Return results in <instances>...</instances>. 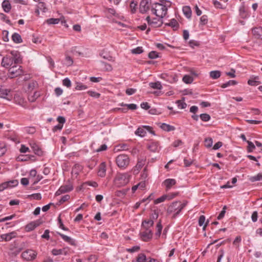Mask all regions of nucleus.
<instances>
[{
    "label": "nucleus",
    "mask_w": 262,
    "mask_h": 262,
    "mask_svg": "<svg viewBox=\"0 0 262 262\" xmlns=\"http://www.w3.org/2000/svg\"><path fill=\"white\" fill-rule=\"evenodd\" d=\"M141 238L144 242H147L151 239L152 232L149 229H145L144 231L141 232Z\"/></svg>",
    "instance_id": "obj_12"
},
{
    "label": "nucleus",
    "mask_w": 262,
    "mask_h": 262,
    "mask_svg": "<svg viewBox=\"0 0 262 262\" xmlns=\"http://www.w3.org/2000/svg\"><path fill=\"white\" fill-rule=\"evenodd\" d=\"M256 79H258V77L255 78L253 79H249L248 81V83L251 85H253V86L258 85L260 83V82L256 80Z\"/></svg>",
    "instance_id": "obj_53"
},
{
    "label": "nucleus",
    "mask_w": 262,
    "mask_h": 262,
    "mask_svg": "<svg viewBox=\"0 0 262 262\" xmlns=\"http://www.w3.org/2000/svg\"><path fill=\"white\" fill-rule=\"evenodd\" d=\"M239 14L242 18H245L247 16V13L246 11V9L244 6H241L239 8Z\"/></svg>",
    "instance_id": "obj_43"
},
{
    "label": "nucleus",
    "mask_w": 262,
    "mask_h": 262,
    "mask_svg": "<svg viewBox=\"0 0 262 262\" xmlns=\"http://www.w3.org/2000/svg\"><path fill=\"white\" fill-rule=\"evenodd\" d=\"M62 84L67 88H70L71 86V82L69 78H66L62 80Z\"/></svg>",
    "instance_id": "obj_55"
},
{
    "label": "nucleus",
    "mask_w": 262,
    "mask_h": 262,
    "mask_svg": "<svg viewBox=\"0 0 262 262\" xmlns=\"http://www.w3.org/2000/svg\"><path fill=\"white\" fill-rule=\"evenodd\" d=\"M205 222V216L203 215H201L199 219V225L200 226H202L203 225H204V226L203 227V229H205L206 227L207 226L208 223V221H207V222L205 224H204Z\"/></svg>",
    "instance_id": "obj_35"
},
{
    "label": "nucleus",
    "mask_w": 262,
    "mask_h": 262,
    "mask_svg": "<svg viewBox=\"0 0 262 262\" xmlns=\"http://www.w3.org/2000/svg\"><path fill=\"white\" fill-rule=\"evenodd\" d=\"M249 180L252 182L262 180V174L259 173L256 176L251 177Z\"/></svg>",
    "instance_id": "obj_38"
},
{
    "label": "nucleus",
    "mask_w": 262,
    "mask_h": 262,
    "mask_svg": "<svg viewBox=\"0 0 262 262\" xmlns=\"http://www.w3.org/2000/svg\"><path fill=\"white\" fill-rule=\"evenodd\" d=\"M162 18H160L159 17V18H154L152 20L150 19V17L149 16H147L146 20L147 21L148 25L151 27L154 28H157L160 27L162 24Z\"/></svg>",
    "instance_id": "obj_6"
},
{
    "label": "nucleus",
    "mask_w": 262,
    "mask_h": 262,
    "mask_svg": "<svg viewBox=\"0 0 262 262\" xmlns=\"http://www.w3.org/2000/svg\"><path fill=\"white\" fill-rule=\"evenodd\" d=\"M183 12L186 17L189 18L191 16V10L190 7L187 6L183 7Z\"/></svg>",
    "instance_id": "obj_30"
},
{
    "label": "nucleus",
    "mask_w": 262,
    "mask_h": 262,
    "mask_svg": "<svg viewBox=\"0 0 262 262\" xmlns=\"http://www.w3.org/2000/svg\"><path fill=\"white\" fill-rule=\"evenodd\" d=\"M151 11L157 17L163 18L167 14V7L163 4L156 3L152 5Z\"/></svg>",
    "instance_id": "obj_2"
},
{
    "label": "nucleus",
    "mask_w": 262,
    "mask_h": 262,
    "mask_svg": "<svg viewBox=\"0 0 262 262\" xmlns=\"http://www.w3.org/2000/svg\"><path fill=\"white\" fill-rule=\"evenodd\" d=\"M183 81L186 84H190L193 81V78L190 75H185L183 77Z\"/></svg>",
    "instance_id": "obj_36"
},
{
    "label": "nucleus",
    "mask_w": 262,
    "mask_h": 262,
    "mask_svg": "<svg viewBox=\"0 0 262 262\" xmlns=\"http://www.w3.org/2000/svg\"><path fill=\"white\" fill-rule=\"evenodd\" d=\"M213 4L215 7L216 8L224 9L226 7V5L224 4H222L221 3L218 2L217 1H214Z\"/></svg>",
    "instance_id": "obj_46"
},
{
    "label": "nucleus",
    "mask_w": 262,
    "mask_h": 262,
    "mask_svg": "<svg viewBox=\"0 0 262 262\" xmlns=\"http://www.w3.org/2000/svg\"><path fill=\"white\" fill-rule=\"evenodd\" d=\"M162 229V226L161 221H159L156 226V235L159 237L161 235Z\"/></svg>",
    "instance_id": "obj_39"
},
{
    "label": "nucleus",
    "mask_w": 262,
    "mask_h": 262,
    "mask_svg": "<svg viewBox=\"0 0 262 262\" xmlns=\"http://www.w3.org/2000/svg\"><path fill=\"white\" fill-rule=\"evenodd\" d=\"M253 35L256 38H259L262 36V28L261 27H256L252 30Z\"/></svg>",
    "instance_id": "obj_25"
},
{
    "label": "nucleus",
    "mask_w": 262,
    "mask_h": 262,
    "mask_svg": "<svg viewBox=\"0 0 262 262\" xmlns=\"http://www.w3.org/2000/svg\"><path fill=\"white\" fill-rule=\"evenodd\" d=\"M39 224L37 222H32L27 224L25 227L26 230L28 232L33 230L38 226Z\"/></svg>",
    "instance_id": "obj_23"
},
{
    "label": "nucleus",
    "mask_w": 262,
    "mask_h": 262,
    "mask_svg": "<svg viewBox=\"0 0 262 262\" xmlns=\"http://www.w3.org/2000/svg\"><path fill=\"white\" fill-rule=\"evenodd\" d=\"M57 234L66 242L70 244L71 245H75V241L74 239L71 238L70 237L67 236L62 233L58 232Z\"/></svg>",
    "instance_id": "obj_22"
},
{
    "label": "nucleus",
    "mask_w": 262,
    "mask_h": 262,
    "mask_svg": "<svg viewBox=\"0 0 262 262\" xmlns=\"http://www.w3.org/2000/svg\"><path fill=\"white\" fill-rule=\"evenodd\" d=\"M187 204V201L183 203L180 201L173 202L168 206L167 213L168 214L173 213V217H175L186 206Z\"/></svg>",
    "instance_id": "obj_1"
},
{
    "label": "nucleus",
    "mask_w": 262,
    "mask_h": 262,
    "mask_svg": "<svg viewBox=\"0 0 262 262\" xmlns=\"http://www.w3.org/2000/svg\"><path fill=\"white\" fill-rule=\"evenodd\" d=\"M116 180L120 181L121 185H125L129 182V176L126 173L119 174L117 177Z\"/></svg>",
    "instance_id": "obj_15"
},
{
    "label": "nucleus",
    "mask_w": 262,
    "mask_h": 262,
    "mask_svg": "<svg viewBox=\"0 0 262 262\" xmlns=\"http://www.w3.org/2000/svg\"><path fill=\"white\" fill-rule=\"evenodd\" d=\"M143 52L142 49V47H138L135 49H134L132 50V53L133 54H140Z\"/></svg>",
    "instance_id": "obj_59"
},
{
    "label": "nucleus",
    "mask_w": 262,
    "mask_h": 262,
    "mask_svg": "<svg viewBox=\"0 0 262 262\" xmlns=\"http://www.w3.org/2000/svg\"><path fill=\"white\" fill-rule=\"evenodd\" d=\"M237 83L236 81H235V80H229L224 83H223L221 87L222 88H227L228 86H230V85H235Z\"/></svg>",
    "instance_id": "obj_42"
},
{
    "label": "nucleus",
    "mask_w": 262,
    "mask_h": 262,
    "mask_svg": "<svg viewBox=\"0 0 262 262\" xmlns=\"http://www.w3.org/2000/svg\"><path fill=\"white\" fill-rule=\"evenodd\" d=\"M166 25L171 27L174 30H177L179 27V24L174 18L171 19L169 23L166 24Z\"/></svg>",
    "instance_id": "obj_29"
},
{
    "label": "nucleus",
    "mask_w": 262,
    "mask_h": 262,
    "mask_svg": "<svg viewBox=\"0 0 262 262\" xmlns=\"http://www.w3.org/2000/svg\"><path fill=\"white\" fill-rule=\"evenodd\" d=\"M73 189V185L68 182V184L60 186L59 189L56 192V195H59L62 193L71 191Z\"/></svg>",
    "instance_id": "obj_7"
},
{
    "label": "nucleus",
    "mask_w": 262,
    "mask_h": 262,
    "mask_svg": "<svg viewBox=\"0 0 262 262\" xmlns=\"http://www.w3.org/2000/svg\"><path fill=\"white\" fill-rule=\"evenodd\" d=\"M87 89V86L80 82H76L75 89L77 90H83Z\"/></svg>",
    "instance_id": "obj_48"
},
{
    "label": "nucleus",
    "mask_w": 262,
    "mask_h": 262,
    "mask_svg": "<svg viewBox=\"0 0 262 262\" xmlns=\"http://www.w3.org/2000/svg\"><path fill=\"white\" fill-rule=\"evenodd\" d=\"M101 63L102 66L103 67V68L107 71H111L112 70L113 68L111 64L107 63L106 62L101 61Z\"/></svg>",
    "instance_id": "obj_54"
},
{
    "label": "nucleus",
    "mask_w": 262,
    "mask_h": 262,
    "mask_svg": "<svg viewBox=\"0 0 262 262\" xmlns=\"http://www.w3.org/2000/svg\"><path fill=\"white\" fill-rule=\"evenodd\" d=\"M154 225V221L150 219L148 220H144L142 222V226L145 229H148Z\"/></svg>",
    "instance_id": "obj_32"
},
{
    "label": "nucleus",
    "mask_w": 262,
    "mask_h": 262,
    "mask_svg": "<svg viewBox=\"0 0 262 262\" xmlns=\"http://www.w3.org/2000/svg\"><path fill=\"white\" fill-rule=\"evenodd\" d=\"M183 94L184 95H188L189 97H193L194 98L201 96L199 93L195 91H193L192 90H185L183 91Z\"/></svg>",
    "instance_id": "obj_19"
},
{
    "label": "nucleus",
    "mask_w": 262,
    "mask_h": 262,
    "mask_svg": "<svg viewBox=\"0 0 262 262\" xmlns=\"http://www.w3.org/2000/svg\"><path fill=\"white\" fill-rule=\"evenodd\" d=\"M60 20L61 19L51 18L48 19L46 22L49 25H54L58 24L60 22Z\"/></svg>",
    "instance_id": "obj_41"
},
{
    "label": "nucleus",
    "mask_w": 262,
    "mask_h": 262,
    "mask_svg": "<svg viewBox=\"0 0 262 262\" xmlns=\"http://www.w3.org/2000/svg\"><path fill=\"white\" fill-rule=\"evenodd\" d=\"M88 94L89 95V96L92 97H99L100 96V94L99 93L93 92V91H89L88 92Z\"/></svg>",
    "instance_id": "obj_61"
},
{
    "label": "nucleus",
    "mask_w": 262,
    "mask_h": 262,
    "mask_svg": "<svg viewBox=\"0 0 262 262\" xmlns=\"http://www.w3.org/2000/svg\"><path fill=\"white\" fill-rule=\"evenodd\" d=\"M167 196L165 195H163L161 197L158 198L157 199L154 201L155 204H158L159 203H162L164 202L165 200H167Z\"/></svg>",
    "instance_id": "obj_50"
},
{
    "label": "nucleus",
    "mask_w": 262,
    "mask_h": 262,
    "mask_svg": "<svg viewBox=\"0 0 262 262\" xmlns=\"http://www.w3.org/2000/svg\"><path fill=\"white\" fill-rule=\"evenodd\" d=\"M13 59L10 55H7L3 57L2 61V65L6 68H9L13 64Z\"/></svg>",
    "instance_id": "obj_11"
},
{
    "label": "nucleus",
    "mask_w": 262,
    "mask_h": 262,
    "mask_svg": "<svg viewBox=\"0 0 262 262\" xmlns=\"http://www.w3.org/2000/svg\"><path fill=\"white\" fill-rule=\"evenodd\" d=\"M160 127L164 130L166 132H170L175 130V127L173 126L167 124L166 123H162Z\"/></svg>",
    "instance_id": "obj_28"
},
{
    "label": "nucleus",
    "mask_w": 262,
    "mask_h": 262,
    "mask_svg": "<svg viewBox=\"0 0 262 262\" xmlns=\"http://www.w3.org/2000/svg\"><path fill=\"white\" fill-rule=\"evenodd\" d=\"M73 63V60L71 57L66 56L65 58V64L67 66H71Z\"/></svg>",
    "instance_id": "obj_51"
},
{
    "label": "nucleus",
    "mask_w": 262,
    "mask_h": 262,
    "mask_svg": "<svg viewBox=\"0 0 262 262\" xmlns=\"http://www.w3.org/2000/svg\"><path fill=\"white\" fill-rule=\"evenodd\" d=\"M12 91L0 85V98H7V96H11Z\"/></svg>",
    "instance_id": "obj_16"
},
{
    "label": "nucleus",
    "mask_w": 262,
    "mask_h": 262,
    "mask_svg": "<svg viewBox=\"0 0 262 262\" xmlns=\"http://www.w3.org/2000/svg\"><path fill=\"white\" fill-rule=\"evenodd\" d=\"M36 254V253L34 251L28 250L22 253L21 256L24 259L30 261L35 259Z\"/></svg>",
    "instance_id": "obj_8"
},
{
    "label": "nucleus",
    "mask_w": 262,
    "mask_h": 262,
    "mask_svg": "<svg viewBox=\"0 0 262 262\" xmlns=\"http://www.w3.org/2000/svg\"><path fill=\"white\" fill-rule=\"evenodd\" d=\"M226 206H224L223 210L221 211L219 215H218L217 219V220H221L222 219L225 215V214L226 213Z\"/></svg>",
    "instance_id": "obj_60"
},
{
    "label": "nucleus",
    "mask_w": 262,
    "mask_h": 262,
    "mask_svg": "<svg viewBox=\"0 0 262 262\" xmlns=\"http://www.w3.org/2000/svg\"><path fill=\"white\" fill-rule=\"evenodd\" d=\"M129 161L128 156L124 154L118 156L116 159L118 166L121 168H126L129 165Z\"/></svg>",
    "instance_id": "obj_3"
},
{
    "label": "nucleus",
    "mask_w": 262,
    "mask_h": 262,
    "mask_svg": "<svg viewBox=\"0 0 262 262\" xmlns=\"http://www.w3.org/2000/svg\"><path fill=\"white\" fill-rule=\"evenodd\" d=\"M7 151L6 146L5 143H0V157L3 156Z\"/></svg>",
    "instance_id": "obj_47"
},
{
    "label": "nucleus",
    "mask_w": 262,
    "mask_h": 262,
    "mask_svg": "<svg viewBox=\"0 0 262 262\" xmlns=\"http://www.w3.org/2000/svg\"><path fill=\"white\" fill-rule=\"evenodd\" d=\"M21 66H13L9 68V77L11 78L19 76L23 73Z\"/></svg>",
    "instance_id": "obj_4"
},
{
    "label": "nucleus",
    "mask_w": 262,
    "mask_h": 262,
    "mask_svg": "<svg viewBox=\"0 0 262 262\" xmlns=\"http://www.w3.org/2000/svg\"><path fill=\"white\" fill-rule=\"evenodd\" d=\"M149 8L148 0H142L140 2L139 10L141 13H145L147 10H148Z\"/></svg>",
    "instance_id": "obj_14"
},
{
    "label": "nucleus",
    "mask_w": 262,
    "mask_h": 262,
    "mask_svg": "<svg viewBox=\"0 0 262 262\" xmlns=\"http://www.w3.org/2000/svg\"><path fill=\"white\" fill-rule=\"evenodd\" d=\"M146 255L144 253H140L136 259L137 262H146Z\"/></svg>",
    "instance_id": "obj_40"
},
{
    "label": "nucleus",
    "mask_w": 262,
    "mask_h": 262,
    "mask_svg": "<svg viewBox=\"0 0 262 262\" xmlns=\"http://www.w3.org/2000/svg\"><path fill=\"white\" fill-rule=\"evenodd\" d=\"M51 252L53 255L55 256L60 254H64V255H67L69 254V249L67 248H64L63 249H53Z\"/></svg>",
    "instance_id": "obj_17"
},
{
    "label": "nucleus",
    "mask_w": 262,
    "mask_h": 262,
    "mask_svg": "<svg viewBox=\"0 0 262 262\" xmlns=\"http://www.w3.org/2000/svg\"><path fill=\"white\" fill-rule=\"evenodd\" d=\"M8 34L9 32L7 30H4L3 31V39L4 41H8L9 38H8Z\"/></svg>",
    "instance_id": "obj_62"
},
{
    "label": "nucleus",
    "mask_w": 262,
    "mask_h": 262,
    "mask_svg": "<svg viewBox=\"0 0 262 262\" xmlns=\"http://www.w3.org/2000/svg\"><path fill=\"white\" fill-rule=\"evenodd\" d=\"M25 129L26 132L29 134H33L36 131V129L34 127H27Z\"/></svg>",
    "instance_id": "obj_58"
},
{
    "label": "nucleus",
    "mask_w": 262,
    "mask_h": 262,
    "mask_svg": "<svg viewBox=\"0 0 262 262\" xmlns=\"http://www.w3.org/2000/svg\"><path fill=\"white\" fill-rule=\"evenodd\" d=\"M2 8L5 12L8 13L10 12L11 9V5L9 1L4 0L3 1L2 3Z\"/></svg>",
    "instance_id": "obj_27"
},
{
    "label": "nucleus",
    "mask_w": 262,
    "mask_h": 262,
    "mask_svg": "<svg viewBox=\"0 0 262 262\" xmlns=\"http://www.w3.org/2000/svg\"><path fill=\"white\" fill-rule=\"evenodd\" d=\"M201 119L204 122L208 121L210 119V116L208 114H202L200 115Z\"/></svg>",
    "instance_id": "obj_49"
},
{
    "label": "nucleus",
    "mask_w": 262,
    "mask_h": 262,
    "mask_svg": "<svg viewBox=\"0 0 262 262\" xmlns=\"http://www.w3.org/2000/svg\"><path fill=\"white\" fill-rule=\"evenodd\" d=\"M258 219V212L256 211H254L251 215V220L253 222H256Z\"/></svg>",
    "instance_id": "obj_64"
},
{
    "label": "nucleus",
    "mask_w": 262,
    "mask_h": 262,
    "mask_svg": "<svg viewBox=\"0 0 262 262\" xmlns=\"http://www.w3.org/2000/svg\"><path fill=\"white\" fill-rule=\"evenodd\" d=\"M148 148L152 152H156L158 150V144L156 142H152L148 146Z\"/></svg>",
    "instance_id": "obj_34"
},
{
    "label": "nucleus",
    "mask_w": 262,
    "mask_h": 262,
    "mask_svg": "<svg viewBox=\"0 0 262 262\" xmlns=\"http://www.w3.org/2000/svg\"><path fill=\"white\" fill-rule=\"evenodd\" d=\"M9 187H14L18 185V182L16 180H11L8 182Z\"/></svg>",
    "instance_id": "obj_63"
},
{
    "label": "nucleus",
    "mask_w": 262,
    "mask_h": 262,
    "mask_svg": "<svg viewBox=\"0 0 262 262\" xmlns=\"http://www.w3.org/2000/svg\"><path fill=\"white\" fill-rule=\"evenodd\" d=\"M137 6V2H135L134 1H132L130 3V10H131V12L132 13H135L136 12Z\"/></svg>",
    "instance_id": "obj_52"
},
{
    "label": "nucleus",
    "mask_w": 262,
    "mask_h": 262,
    "mask_svg": "<svg viewBox=\"0 0 262 262\" xmlns=\"http://www.w3.org/2000/svg\"><path fill=\"white\" fill-rule=\"evenodd\" d=\"M247 143L248 144L247 146V151L248 152H252L254 149L255 148V145L251 141H247Z\"/></svg>",
    "instance_id": "obj_45"
},
{
    "label": "nucleus",
    "mask_w": 262,
    "mask_h": 262,
    "mask_svg": "<svg viewBox=\"0 0 262 262\" xmlns=\"http://www.w3.org/2000/svg\"><path fill=\"white\" fill-rule=\"evenodd\" d=\"M12 40L15 43H21L23 40L21 36L17 33H14L12 36Z\"/></svg>",
    "instance_id": "obj_31"
},
{
    "label": "nucleus",
    "mask_w": 262,
    "mask_h": 262,
    "mask_svg": "<svg viewBox=\"0 0 262 262\" xmlns=\"http://www.w3.org/2000/svg\"><path fill=\"white\" fill-rule=\"evenodd\" d=\"M11 57L13 59L14 63L17 64L21 62L22 58H21L20 53L17 51H12L10 53Z\"/></svg>",
    "instance_id": "obj_13"
},
{
    "label": "nucleus",
    "mask_w": 262,
    "mask_h": 262,
    "mask_svg": "<svg viewBox=\"0 0 262 262\" xmlns=\"http://www.w3.org/2000/svg\"><path fill=\"white\" fill-rule=\"evenodd\" d=\"M205 146L207 148H210L212 146L213 140L211 138H207L205 139Z\"/></svg>",
    "instance_id": "obj_44"
},
{
    "label": "nucleus",
    "mask_w": 262,
    "mask_h": 262,
    "mask_svg": "<svg viewBox=\"0 0 262 262\" xmlns=\"http://www.w3.org/2000/svg\"><path fill=\"white\" fill-rule=\"evenodd\" d=\"M148 132L152 135H155V132L152 130V128L149 126H144L142 127H139L135 132L137 135L140 137H144L146 132Z\"/></svg>",
    "instance_id": "obj_5"
},
{
    "label": "nucleus",
    "mask_w": 262,
    "mask_h": 262,
    "mask_svg": "<svg viewBox=\"0 0 262 262\" xmlns=\"http://www.w3.org/2000/svg\"><path fill=\"white\" fill-rule=\"evenodd\" d=\"M210 77L213 79H216L219 78L221 75V73L220 71H212L209 73Z\"/></svg>",
    "instance_id": "obj_33"
},
{
    "label": "nucleus",
    "mask_w": 262,
    "mask_h": 262,
    "mask_svg": "<svg viewBox=\"0 0 262 262\" xmlns=\"http://www.w3.org/2000/svg\"><path fill=\"white\" fill-rule=\"evenodd\" d=\"M15 237V233L11 232L7 234H4L0 235V242L3 241L8 242Z\"/></svg>",
    "instance_id": "obj_18"
},
{
    "label": "nucleus",
    "mask_w": 262,
    "mask_h": 262,
    "mask_svg": "<svg viewBox=\"0 0 262 262\" xmlns=\"http://www.w3.org/2000/svg\"><path fill=\"white\" fill-rule=\"evenodd\" d=\"M149 85L151 88L154 90H157V91H155L154 92H152L151 93L155 94L156 96H159V94L161 93L160 90L162 88L161 82L159 81H157L155 82H150L149 83Z\"/></svg>",
    "instance_id": "obj_10"
},
{
    "label": "nucleus",
    "mask_w": 262,
    "mask_h": 262,
    "mask_svg": "<svg viewBox=\"0 0 262 262\" xmlns=\"http://www.w3.org/2000/svg\"><path fill=\"white\" fill-rule=\"evenodd\" d=\"M121 106H126L127 107V108H117L118 110L121 111L122 112H126L127 110H135L137 108V106L135 104H124L123 103L120 104Z\"/></svg>",
    "instance_id": "obj_21"
},
{
    "label": "nucleus",
    "mask_w": 262,
    "mask_h": 262,
    "mask_svg": "<svg viewBox=\"0 0 262 262\" xmlns=\"http://www.w3.org/2000/svg\"><path fill=\"white\" fill-rule=\"evenodd\" d=\"M208 22V17L206 15H203L200 18V23L202 25H206Z\"/></svg>",
    "instance_id": "obj_56"
},
{
    "label": "nucleus",
    "mask_w": 262,
    "mask_h": 262,
    "mask_svg": "<svg viewBox=\"0 0 262 262\" xmlns=\"http://www.w3.org/2000/svg\"><path fill=\"white\" fill-rule=\"evenodd\" d=\"M106 173V164L104 162L101 163L99 166L98 171V174L101 177H104Z\"/></svg>",
    "instance_id": "obj_20"
},
{
    "label": "nucleus",
    "mask_w": 262,
    "mask_h": 262,
    "mask_svg": "<svg viewBox=\"0 0 262 262\" xmlns=\"http://www.w3.org/2000/svg\"><path fill=\"white\" fill-rule=\"evenodd\" d=\"M14 102L23 107L28 108L29 107V104L34 102L35 99H13Z\"/></svg>",
    "instance_id": "obj_9"
},
{
    "label": "nucleus",
    "mask_w": 262,
    "mask_h": 262,
    "mask_svg": "<svg viewBox=\"0 0 262 262\" xmlns=\"http://www.w3.org/2000/svg\"><path fill=\"white\" fill-rule=\"evenodd\" d=\"M176 183V180L173 179H167L164 181V184L166 187L167 190L169 189Z\"/></svg>",
    "instance_id": "obj_26"
},
{
    "label": "nucleus",
    "mask_w": 262,
    "mask_h": 262,
    "mask_svg": "<svg viewBox=\"0 0 262 262\" xmlns=\"http://www.w3.org/2000/svg\"><path fill=\"white\" fill-rule=\"evenodd\" d=\"M185 99H179L176 101L178 106L180 109L186 108L187 104L184 102Z\"/></svg>",
    "instance_id": "obj_37"
},
{
    "label": "nucleus",
    "mask_w": 262,
    "mask_h": 262,
    "mask_svg": "<svg viewBox=\"0 0 262 262\" xmlns=\"http://www.w3.org/2000/svg\"><path fill=\"white\" fill-rule=\"evenodd\" d=\"M31 148L33 149V151L36 155L41 156L42 151L40 148L35 143H30Z\"/></svg>",
    "instance_id": "obj_24"
},
{
    "label": "nucleus",
    "mask_w": 262,
    "mask_h": 262,
    "mask_svg": "<svg viewBox=\"0 0 262 262\" xmlns=\"http://www.w3.org/2000/svg\"><path fill=\"white\" fill-rule=\"evenodd\" d=\"M158 57V53L156 51H151L148 54V57L150 59H155Z\"/></svg>",
    "instance_id": "obj_57"
}]
</instances>
